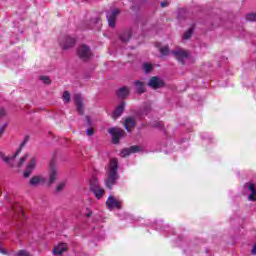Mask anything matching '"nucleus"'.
Segmentation results:
<instances>
[{
  "instance_id": "obj_35",
  "label": "nucleus",
  "mask_w": 256,
  "mask_h": 256,
  "mask_svg": "<svg viewBox=\"0 0 256 256\" xmlns=\"http://www.w3.org/2000/svg\"><path fill=\"white\" fill-rule=\"evenodd\" d=\"M167 2H161V7H167Z\"/></svg>"
},
{
  "instance_id": "obj_21",
  "label": "nucleus",
  "mask_w": 256,
  "mask_h": 256,
  "mask_svg": "<svg viewBox=\"0 0 256 256\" xmlns=\"http://www.w3.org/2000/svg\"><path fill=\"white\" fill-rule=\"evenodd\" d=\"M135 86H136L137 93H144L145 92V86H144L143 82L137 80L135 82Z\"/></svg>"
},
{
  "instance_id": "obj_20",
  "label": "nucleus",
  "mask_w": 256,
  "mask_h": 256,
  "mask_svg": "<svg viewBox=\"0 0 256 256\" xmlns=\"http://www.w3.org/2000/svg\"><path fill=\"white\" fill-rule=\"evenodd\" d=\"M127 95H129V87H122L118 90V97L121 99H124Z\"/></svg>"
},
{
  "instance_id": "obj_31",
  "label": "nucleus",
  "mask_w": 256,
  "mask_h": 256,
  "mask_svg": "<svg viewBox=\"0 0 256 256\" xmlns=\"http://www.w3.org/2000/svg\"><path fill=\"white\" fill-rule=\"evenodd\" d=\"M94 131H93V128H89L87 131H86V135H88V137H91V135H93Z\"/></svg>"
},
{
  "instance_id": "obj_1",
  "label": "nucleus",
  "mask_w": 256,
  "mask_h": 256,
  "mask_svg": "<svg viewBox=\"0 0 256 256\" xmlns=\"http://www.w3.org/2000/svg\"><path fill=\"white\" fill-rule=\"evenodd\" d=\"M28 161V162H27ZM26 164V168L24 170V177H31V173L35 171V167H37V159L35 156L30 154H25L22 156L16 164V167H23Z\"/></svg>"
},
{
  "instance_id": "obj_28",
  "label": "nucleus",
  "mask_w": 256,
  "mask_h": 256,
  "mask_svg": "<svg viewBox=\"0 0 256 256\" xmlns=\"http://www.w3.org/2000/svg\"><path fill=\"white\" fill-rule=\"evenodd\" d=\"M246 21H256V13L247 14Z\"/></svg>"
},
{
  "instance_id": "obj_12",
  "label": "nucleus",
  "mask_w": 256,
  "mask_h": 256,
  "mask_svg": "<svg viewBox=\"0 0 256 256\" xmlns=\"http://www.w3.org/2000/svg\"><path fill=\"white\" fill-rule=\"evenodd\" d=\"M57 175H59V167L55 164H51L49 168V182L55 183L57 181Z\"/></svg>"
},
{
  "instance_id": "obj_10",
  "label": "nucleus",
  "mask_w": 256,
  "mask_h": 256,
  "mask_svg": "<svg viewBox=\"0 0 256 256\" xmlns=\"http://www.w3.org/2000/svg\"><path fill=\"white\" fill-rule=\"evenodd\" d=\"M60 45L64 51H67V49H71L75 46V38L66 36L62 39Z\"/></svg>"
},
{
  "instance_id": "obj_16",
  "label": "nucleus",
  "mask_w": 256,
  "mask_h": 256,
  "mask_svg": "<svg viewBox=\"0 0 256 256\" xmlns=\"http://www.w3.org/2000/svg\"><path fill=\"white\" fill-rule=\"evenodd\" d=\"M67 244L65 243H60L57 246L54 247L52 253L53 255H63V253H65V251H67Z\"/></svg>"
},
{
  "instance_id": "obj_29",
  "label": "nucleus",
  "mask_w": 256,
  "mask_h": 256,
  "mask_svg": "<svg viewBox=\"0 0 256 256\" xmlns=\"http://www.w3.org/2000/svg\"><path fill=\"white\" fill-rule=\"evenodd\" d=\"M65 185H67L65 182H60L56 187V191H63V189H65Z\"/></svg>"
},
{
  "instance_id": "obj_34",
  "label": "nucleus",
  "mask_w": 256,
  "mask_h": 256,
  "mask_svg": "<svg viewBox=\"0 0 256 256\" xmlns=\"http://www.w3.org/2000/svg\"><path fill=\"white\" fill-rule=\"evenodd\" d=\"M3 115H5V109L0 110V117H3Z\"/></svg>"
},
{
  "instance_id": "obj_7",
  "label": "nucleus",
  "mask_w": 256,
  "mask_h": 256,
  "mask_svg": "<svg viewBox=\"0 0 256 256\" xmlns=\"http://www.w3.org/2000/svg\"><path fill=\"white\" fill-rule=\"evenodd\" d=\"M108 133H110L111 137H112V141L113 143L117 144L119 143V140L123 139V137H125V130L121 129V128H110L108 130Z\"/></svg>"
},
{
  "instance_id": "obj_15",
  "label": "nucleus",
  "mask_w": 256,
  "mask_h": 256,
  "mask_svg": "<svg viewBox=\"0 0 256 256\" xmlns=\"http://www.w3.org/2000/svg\"><path fill=\"white\" fill-rule=\"evenodd\" d=\"M126 131L128 133H131L132 129L135 128V118L133 117H128L124 120V123H123Z\"/></svg>"
},
{
  "instance_id": "obj_18",
  "label": "nucleus",
  "mask_w": 256,
  "mask_h": 256,
  "mask_svg": "<svg viewBox=\"0 0 256 256\" xmlns=\"http://www.w3.org/2000/svg\"><path fill=\"white\" fill-rule=\"evenodd\" d=\"M123 111H125V102L120 103L117 108L112 113V118L117 119L123 115Z\"/></svg>"
},
{
  "instance_id": "obj_32",
  "label": "nucleus",
  "mask_w": 256,
  "mask_h": 256,
  "mask_svg": "<svg viewBox=\"0 0 256 256\" xmlns=\"http://www.w3.org/2000/svg\"><path fill=\"white\" fill-rule=\"evenodd\" d=\"M0 253H2V255H7V251H5V249H3L1 246H0Z\"/></svg>"
},
{
  "instance_id": "obj_17",
  "label": "nucleus",
  "mask_w": 256,
  "mask_h": 256,
  "mask_svg": "<svg viewBox=\"0 0 256 256\" xmlns=\"http://www.w3.org/2000/svg\"><path fill=\"white\" fill-rule=\"evenodd\" d=\"M74 99L78 113L83 115V98L81 97V94H75Z\"/></svg>"
},
{
  "instance_id": "obj_11",
  "label": "nucleus",
  "mask_w": 256,
  "mask_h": 256,
  "mask_svg": "<svg viewBox=\"0 0 256 256\" xmlns=\"http://www.w3.org/2000/svg\"><path fill=\"white\" fill-rule=\"evenodd\" d=\"M244 189L246 191H249V195H248V201H252L255 202L256 201V189H255V184L253 183H246L244 185Z\"/></svg>"
},
{
  "instance_id": "obj_24",
  "label": "nucleus",
  "mask_w": 256,
  "mask_h": 256,
  "mask_svg": "<svg viewBox=\"0 0 256 256\" xmlns=\"http://www.w3.org/2000/svg\"><path fill=\"white\" fill-rule=\"evenodd\" d=\"M193 35V28L188 29L182 36V39L184 41H187V39H191V36Z\"/></svg>"
},
{
  "instance_id": "obj_19",
  "label": "nucleus",
  "mask_w": 256,
  "mask_h": 256,
  "mask_svg": "<svg viewBox=\"0 0 256 256\" xmlns=\"http://www.w3.org/2000/svg\"><path fill=\"white\" fill-rule=\"evenodd\" d=\"M19 153H21V149H19L12 156H5V154L3 152H0V157H1V159H3V161H5V163H9L10 165H13L11 162L15 159V157H17V155H19Z\"/></svg>"
},
{
  "instance_id": "obj_30",
  "label": "nucleus",
  "mask_w": 256,
  "mask_h": 256,
  "mask_svg": "<svg viewBox=\"0 0 256 256\" xmlns=\"http://www.w3.org/2000/svg\"><path fill=\"white\" fill-rule=\"evenodd\" d=\"M5 129H7V123L3 124L0 127V137H3V133H5Z\"/></svg>"
},
{
  "instance_id": "obj_22",
  "label": "nucleus",
  "mask_w": 256,
  "mask_h": 256,
  "mask_svg": "<svg viewBox=\"0 0 256 256\" xmlns=\"http://www.w3.org/2000/svg\"><path fill=\"white\" fill-rule=\"evenodd\" d=\"M120 39H121V41H123V43H127V41H129V39H131V31L123 32L120 35Z\"/></svg>"
},
{
  "instance_id": "obj_3",
  "label": "nucleus",
  "mask_w": 256,
  "mask_h": 256,
  "mask_svg": "<svg viewBox=\"0 0 256 256\" xmlns=\"http://www.w3.org/2000/svg\"><path fill=\"white\" fill-rule=\"evenodd\" d=\"M173 57L179 61L182 65H185L191 58V53L183 48H176L171 52Z\"/></svg>"
},
{
  "instance_id": "obj_6",
  "label": "nucleus",
  "mask_w": 256,
  "mask_h": 256,
  "mask_svg": "<svg viewBox=\"0 0 256 256\" xmlns=\"http://www.w3.org/2000/svg\"><path fill=\"white\" fill-rule=\"evenodd\" d=\"M120 13L121 11L118 8H114L107 12L106 17H107L108 25L112 29H115V23H117V17H119Z\"/></svg>"
},
{
  "instance_id": "obj_4",
  "label": "nucleus",
  "mask_w": 256,
  "mask_h": 256,
  "mask_svg": "<svg viewBox=\"0 0 256 256\" xmlns=\"http://www.w3.org/2000/svg\"><path fill=\"white\" fill-rule=\"evenodd\" d=\"M90 189L93 191L96 199H101L105 195V190L99 186V182L95 176L90 180Z\"/></svg>"
},
{
  "instance_id": "obj_5",
  "label": "nucleus",
  "mask_w": 256,
  "mask_h": 256,
  "mask_svg": "<svg viewBox=\"0 0 256 256\" xmlns=\"http://www.w3.org/2000/svg\"><path fill=\"white\" fill-rule=\"evenodd\" d=\"M77 55L79 59L82 61H89L91 57H93V52H91V48L85 44H82L77 49Z\"/></svg>"
},
{
  "instance_id": "obj_25",
  "label": "nucleus",
  "mask_w": 256,
  "mask_h": 256,
  "mask_svg": "<svg viewBox=\"0 0 256 256\" xmlns=\"http://www.w3.org/2000/svg\"><path fill=\"white\" fill-rule=\"evenodd\" d=\"M62 99H63L64 103H70L71 93H69V91H65L62 95Z\"/></svg>"
},
{
  "instance_id": "obj_13",
  "label": "nucleus",
  "mask_w": 256,
  "mask_h": 256,
  "mask_svg": "<svg viewBox=\"0 0 256 256\" xmlns=\"http://www.w3.org/2000/svg\"><path fill=\"white\" fill-rule=\"evenodd\" d=\"M141 151V147L139 146H131L129 148H125L120 152L121 157H129V155L133 153H139Z\"/></svg>"
},
{
  "instance_id": "obj_9",
  "label": "nucleus",
  "mask_w": 256,
  "mask_h": 256,
  "mask_svg": "<svg viewBox=\"0 0 256 256\" xmlns=\"http://www.w3.org/2000/svg\"><path fill=\"white\" fill-rule=\"evenodd\" d=\"M148 87H151L152 89H161V87H165V81L160 77L154 76L150 78Z\"/></svg>"
},
{
  "instance_id": "obj_14",
  "label": "nucleus",
  "mask_w": 256,
  "mask_h": 256,
  "mask_svg": "<svg viewBox=\"0 0 256 256\" xmlns=\"http://www.w3.org/2000/svg\"><path fill=\"white\" fill-rule=\"evenodd\" d=\"M43 183H45V177L41 175L33 176L29 181L31 187H39V185H43Z\"/></svg>"
},
{
  "instance_id": "obj_27",
  "label": "nucleus",
  "mask_w": 256,
  "mask_h": 256,
  "mask_svg": "<svg viewBox=\"0 0 256 256\" xmlns=\"http://www.w3.org/2000/svg\"><path fill=\"white\" fill-rule=\"evenodd\" d=\"M40 81L45 83V85H49V83H51V79L48 76H40Z\"/></svg>"
},
{
  "instance_id": "obj_36",
  "label": "nucleus",
  "mask_w": 256,
  "mask_h": 256,
  "mask_svg": "<svg viewBox=\"0 0 256 256\" xmlns=\"http://www.w3.org/2000/svg\"><path fill=\"white\" fill-rule=\"evenodd\" d=\"M91 215H92V212H89V213L86 215V217H91Z\"/></svg>"
},
{
  "instance_id": "obj_8",
  "label": "nucleus",
  "mask_w": 256,
  "mask_h": 256,
  "mask_svg": "<svg viewBox=\"0 0 256 256\" xmlns=\"http://www.w3.org/2000/svg\"><path fill=\"white\" fill-rule=\"evenodd\" d=\"M122 205L123 202H121V200L118 198H115L113 195L109 196L106 201V207L109 209V211H113V209H121Z\"/></svg>"
},
{
  "instance_id": "obj_33",
  "label": "nucleus",
  "mask_w": 256,
  "mask_h": 256,
  "mask_svg": "<svg viewBox=\"0 0 256 256\" xmlns=\"http://www.w3.org/2000/svg\"><path fill=\"white\" fill-rule=\"evenodd\" d=\"M86 121H87L88 125H91V118H89V116H86Z\"/></svg>"
},
{
  "instance_id": "obj_2",
  "label": "nucleus",
  "mask_w": 256,
  "mask_h": 256,
  "mask_svg": "<svg viewBox=\"0 0 256 256\" xmlns=\"http://www.w3.org/2000/svg\"><path fill=\"white\" fill-rule=\"evenodd\" d=\"M119 167V163L117 162V159L113 158L110 161L108 171H107V177L105 180L106 187L108 189H111L115 183H117V179L119 176L117 175V169Z\"/></svg>"
},
{
  "instance_id": "obj_23",
  "label": "nucleus",
  "mask_w": 256,
  "mask_h": 256,
  "mask_svg": "<svg viewBox=\"0 0 256 256\" xmlns=\"http://www.w3.org/2000/svg\"><path fill=\"white\" fill-rule=\"evenodd\" d=\"M142 69H143L144 73H151V71L153 69V64H151V63H144L142 65Z\"/></svg>"
},
{
  "instance_id": "obj_26",
  "label": "nucleus",
  "mask_w": 256,
  "mask_h": 256,
  "mask_svg": "<svg viewBox=\"0 0 256 256\" xmlns=\"http://www.w3.org/2000/svg\"><path fill=\"white\" fill-rule=\"evenodd\" d=\"M159 52L162 56L169 55V46L160 47Z\"/></svg>"
}]
</instances>
